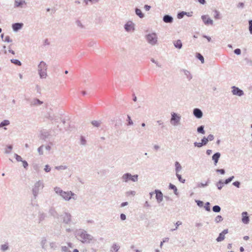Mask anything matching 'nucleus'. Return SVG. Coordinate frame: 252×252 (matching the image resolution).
<instances>
[{
    "label": "nucleus",
    "mask_w": 252,
    "mask_h": 252,
    "mask_svg": "<svg viewBox=\"0 0 252 252\" xmlns=\"http://www.w3.org/2000/svg\"><path fill=\"white\" fill-rule=\"evenodd\" d=\"M224 184V182L222 180H220L218 182L216 183V186L219 190H221Z\"/></svg>",
    "instance_id": "a878e982"
},
{
    "label": "nucleus",
    "mask_w": 252,
    "mask_h": 252,
    "mask_svg": "<svg viewBox=\"0 0 252 252\" xmlns=\"http://www.w3.org/2000/svg\"><path fill=\"white\" fill-rule=\"evenodd\" d=\"M47 217V214L43 211H39L37 216V223L40 224L42 221L45 220Z\"/></svg>",
    "instance_id": "9b49d317"
},
{
    "label": "nucleus",
    "mask_w": 252,
    "mask_h": 252,
    "mask_svg": "<svg viewBox=\"0 0 252 252\" xmlns=\"http://www.w3.org/2000/svg\"><path fill=\"white\" fill-rule=\"evenodd\" d=\"M220 157V154L219 152H217L213 155L212 160L214 161V163L215 165H217Z\"/></svg>",
    "instance_id": "aec40b11"
},
{
    "label": "nucleus",
    "mask_w": 252,
    "mask_h": 252,
    "mask_svg": "<svg viewBox=\"0 0 252 252\" xmlns=\"http://www.w3.org/2000/svg\"><path fill=\"white\" fill-rule=\"evenodd\" d=\"M26 4V2L24 0H15V7H22L23 5Z\"/></svg>",
    "instance_id": "412c9836"
},
{
    "label": "nucleus",
    "mask_w": 252,
    "mask_h": 252,
    "mask_svg": "<svg viewBox=\"0 0 252 252\" xmlns=\"http://www.w3.org/2000/svg\"><path fill=\"white\" fill-rule=\"evenodd\" d=\"M50 247L51 249L53 250H55L57 247L56 243L54 242H52L50 243Z\"/></svg>",
    "instance_id": "603ef678"
},
{
    "label": "nucleus",
    "mask_w": 252,
    "mask_h": 252,
    "mask_svg": "<svg viewBox=\"0 0 252 252\" xmlns=\"http://www.w3.org/2000/svg\"><path fill=\"white\" fill-rule=\"evenodd\" d=\"M14 156L15 157V158L17 160V161H22H22H23L22 160V158H21V156L18 155L16 154H15Z\"/></svg>",
    "instance_id": "680f3d73"
},
{
    "label": "nucleus",
    "mask_w": 252,
    "mask_h": 252,
    "mask_svg": "<svg viewBox=\"0 0 252 252\" xmlns=\"http://www.w3.org/2000/svg\"><path fill=\"white\" fill-rule=\"evenodd\" d=\"M173 44L176 48H178L179 49H181L182 47V46H183L181 40H180V39H178L176 41H174Z\"/></svg>",
    "instance_id": "b1692460"
},
{
    "label": "nucleus",
    "mask_w": 252,
    "mask_h": 252,
    "mask_svg": "<svg viewBox=\"0 0 252 252\" xmlns=\"http://www.w3.org/2000/svg\"><path fill=\"white\" fill-rule=\"evenodd\" d=\"M232 93L233 95H238L239 96H241L244 94V92L243 90L240 89L239 88L236 87L235 86H233L232 87Z\"/></svg>",
    "instance_id": "f8f14e48"
},
{
    "label": "nucleus",
    "mask_w": 252,
    "mask_h": 252,
    "mask_svg": "<svg viewBox=\"0 0 252 252\" xmlns=\"http://www.w3.org/2000/svg\"><path fill=\"white\" fill-rule=\"evenodd\" d=\"M138 179V175L137 174H135L134 175H132L129 173H126L124 174L122 177V180L124 182H128V181H132L133 182H137Z\"/></svg>",
    "instance_id": "423d86ee"
},
{
    "label": "nucleus",
    "mask_w": 252,
    "mask_h": 252,
    "mask_svg": "<svg viewBox=\"0 0 252 252\" xmlns=\"http://www.w3.org/2000/svg\"><path fill=\"white\" fill-rule=\"evenodd\" d=\"M49 214L55 218H59V214L54 207L50 208L49 210Z\"/></svg>",
    "instance_id": "4be33fe9"
},
{
    "label": "nucleus",
    "mask_w": 252,
    "mask_h": 252,
    "mask_svg": "<svg viewBox=\"0 0 252 252\" xmlns=\"http://www.w3.org/2000/svg\"><path fill=\"white\" fill-rule=\"evenodd\" d=\"M242 221L245 224H248L250 221L249 217L247 212H243L242 213Z\"/></svg>",
    "instance_id": "a211bd4d"
},
{
    "label": "nucleus",
    "mask_w": 252,
    "mask_h": 252,
    "mask_svg": "<svg viewBox=\"0 0 252 252\" xmlns=\"http://www.w3.org/2000/svg\"><path fill=\"white\" fill-rule=\"evenodd\" d=\"M240 182L239 181H235L232 183V185L236 187L239 188L240 187Z\"/></svg>",
    "instance_id": "0e129e2a"
},
{
    "label": "nucleus",
    "mask_w": 252,
    "mask_h": 252,
    "mask_svg": "<svg viewBox=\"0 0 252 252\" xmlns=\"http://www.w3.org/2000/svg\"><path fill=\"white\" fill-rule=\"evenodd\" d=\"M8 246L7 244H3L1 246V250L3 251H5L8 249Z\"/></svg>",
    "instance_id": "bf43d9fd"
},
{
    "label": "nucleus",
    "mask_w": 252,
    "mask_h": 252,
    "mask_svg": "<svg viewBox=\"0 0 252 252\" xmlns=\"http://www.w3.org/2000/svg\"><path fill=\"white\" fill-rule=\"evenodd\" d=\"M43 147H44V146L41 145L37 149L38 152L40 155H42L43 154Z\"/></svg>",
    "instance_id": "6e6d98bb"
},
{
    "label": "nucleus",
    "mask_w": 252,
    "mask_h": 252,
    "mask_svg": "<svg viewBox=\"0 0 252 252\" xmlns=\"http://www.w3.org/2000/svg\"><path fill=\"white\" fill-rule=\"evenodd\" d=\"M210 183V180L208 179L205 183H199L197 185V188H204L208 185Z\"/></svg>",
    "instance_id": "7c9ffc66"
},
{
    "label": "nucleus",
    "mask_w": 252,
    "mask_h": 252,
    "mask_svg": "<svg viewBox=\"0 0 252 252\" xmlns=\"http://www.w3.org/2000/svg\"><path fill=\"white\" fill-rule=\"evenodd\" d=\"M45 117L50 121L56 120L57 119V116L50 113H48Z\"/></svg>",
    "instance_id": "393cba45"
},
{
    "label": "nucleus",
    "mask_w": 252,
    "mask_h": 252,
    "mask_svg": "<svg viewBox=\"0 0 252 252\" xmlns=\"http://www.w3.org/2000/svg\"><path fill=\"white\" fill-rule=\"evenodd\" d=\"M201 19L206 25H212L213 24V21L209 18L208 15H202Z\"/></svg>",
    "instance_id": "2eb2a0df"
},
{
    "label": "nucleus",
    "mask_w": 252,
    "mask_h": 252,
    "mask_svg": "<svg viewBox=\"0 0 252 252\" xmlns=\"http://www.w3.org/2000/svg\"><path fill=\"white\" fill-rule=\"evenodd\" d=\"M181 116L180 114L174 112L171 113V118L170 119V123L174 126H177L180 125V121Z\"/></svg>",
    "instance_id": "6e6552de"
},
{
    "label": "nucleus",
    "mask_w": 252,
    "mask_h": 252,
    "mask_svg": "<svg viewBox=\"0 0 252 252\" xmlns=\"http://www.w3.org/2000/svg\"><path fill=\"white\" fill-rule=\"evenodd\" d=\"M212 210L215 213H219L221 210V208L220 206L215 205L213 207Z\"/></svg>",
    "instance_id": "4c0bfd02"
},
{
    "label": "nucleus",
    "mask_w": 252,
    "mask_h": 252,
    "mask_svg": "<svg viewBox=\"0 0 252 252\" xmlns=\"http://www.w3.org/2000/svg\"><path fill=\"white\" fill-rule=\"evenodd\" d=\"M176 176H177L178 180L180 182H181L182 183H184L185 182V180L182 179V176L180 174H179L178 173H176Z\"/></svg>",
    "instance_id": "864d4df0"
},
{
    "label": "nucleus",
    "mask_w": 252,
    "mask_h": 252,
    "mask_svg": "<svg viewBox=\"0 0 252 252\" xmlns=\"http://www.w3.org/2000/svg\"><path fill=\"white\" fill-rule=\"evenodd\" d=\"M12 148H13V146L11 145L7 146L6 148L5 149V154L10 153L11 151L12 150Z\"/></svg>",
    "instance_id": "49530a36"
},
{
    "label": "nucleus",
    "mask_w": 252,
    "mask_h": 252,
    "mask_svg": "<svg viewBox=\"0 0 252 252\" xmlns=\"http://www.w3.org/2000/svg\"><path fill=\"white\" fill-rule=\"evenodd\" d=\"M72 216L71 214L68 212H64L62 216L63 222L65 224H69L71 221Z\"/></svg>",
    "instance_id": "1a4fd4ad"
},
{
    "label": "nucleus",
    "mask_w": 252,
    "mask_h": 252,
    "mask_svg": "<svg viewBox=\"0 0 252 252\" xmlns=\"http://www.w3.org/2000/svg\"><path fill=\"white\" fill-rule=\"evenodd\" d=\"M43 103V102L37 98H34L31 102L32 105H40Z\"/></svg>",
    "instance_id": "c85d7f7f"
},
{
    "label": "nucleus",
    "mask_w": 252,
    "mask_h": 252,
    "mask_svg": "<svg viewBox=\"0 0 252 252\" xmlns=\"http://www.w3.org/2000/svg\"><path fill=\"white\" fill-rule=\"evenodd\" d=\"M9 124H10L9 121L7 120H5L0 123V127L8 126Z\"/></svg>",
    "instance_id": "72a5a7b5"
},
{
    "label": "nucleus",
    "mask_w": 252,
    "mask_h": 252,
    "mask_svg": "<svg viewBox=\"0 0 252 252\" xmlns=\"http://www.w3.org/2000/svg\"><path fill=\"white\" fill-rule=\"evenodd\" d=\"M194 146L195 147H197L198 148H200L201 147L203 146L202 144H201V143L200 142H195L194 143Z\"/></svg>",
    "instance_id": "774afa93"
},
{
    "label": "nucleus",
    "mask_w": 252,
    "mask_h": 252,
    "mask_svg": "<svg viewBox=\"0 0 252 252\" xmlns=\"http://www.w3.org/2000/svg\"><path fill=\"white\" fill-rule=\"evenodd\" d=\"M186 15H187V12L184 11L180 12L177 14V18L178 19H182Z\"/></svg>",
    "instance_id": "a19ab883"
},
{
    "label": "nucleus",
    "mask_w": 252,
    "mask_h": 252,
    "mask_svg": "<svg viewBox=\"0 0 252 252\" xmlns=\"http://www.w3.org/2000/svg\"><path fill=\"white\" fill-rule=\"evenodd\" d=\"M249 30L251 34H252V20L249 21Z\"/></svg>",
    "instance_id": "4d7b16f0"
},
{
    "label": "nucleus",
    "mask_w": 252,
    "mask_h": 252,
    "mask_svg": "<svg viewBox=\"0 0 252 252\" xmlns=\"http://www.w3.org/2000/svg\"><path fill=\"white\" fill-rule=\"evenodd\" d=\"M25 212L27 219L30 220L34 219L36 215L35 208L32 203L26 208Z\"/></svg>",
    "instance_id": "f03ea898"
},
{
    "label": "nucleus",
    "mask_w": 252,
    "mask_h": 252,
    "mask_svg": "<svg viewBox=\"0 0 252 252\" xmlns=\"http://www.w3.org/2000/svg\"><path fill=\"white\" fill-rule=\"evenodd\" d=\"M216 172L221 175H224L225 173V171L224 169H217L216 170Z\"/></svg>",
    "instance_id": "13d9d810"
},
{
    "label": "nucleus",
    "mask_w": 252,
    "mask_h": 252,
    "mask_svg": "<svg viewBox=\"0 0 252 252\" xmlns=\"http://www.w3.org/2000/svg\"><path fill=\"white\" fill-rule=\"evenodd\" d=\"M62 251L64 252H71L66 246H62L61 248Z\"/></svg>",
    "instance_id": "052dcab7"
},
{
    "label": "nucleus",
    "mask_w": 252,
    "mask_h": 252,
    "mask_svg": "<svg viewBox=\"0 0 252 252\" xmlns=\"http://www.w3.org/2000/svg\"><path fill=\"white\" fill-rule=\"evenodd\" d=\"M43 187L44 184L42 181L39 180L34 184L32 187V192L35 199L39 193L40 189H43Z\"/></svg>",
    "instance_id": "39448f33"
},
{
    "label": "nucleus",
    "mask_w": 252,
    "mask_h": 252,
    "mask_svg": "<svg viewBox=\"0 0 252 252\" xmlns=\"http://www.w3.org/2000/svg\"><path fill=\"white\" fill-rule=\"evenodd\" d=\"M208 142L209 141H208V140L207 139V137L204 136L201 139V144H202V145L203 146L206 145Z\"/></svg>",
    "instance_id": "8fccbe9b"
},
{
    "label": "nucleus",
    "mask_w": 252,
    "mask_h": 252,
    "mask_svg": "<svg viewBox=\"0 0 252 252\" xmlns=\"http://www.w3.org/2000/svg\"><path fill=\"white\" fill-rule=\"evenodd\" d=\"M183 71L184 72V74L186 76L187 78L189 80H190L192 79V75L188 70L183 69Z\"/></svg>",
    "instance_id": "473e14b6"
},
{
    "label": "nucleus",
    "mask_w": 252,
    "mask_h": 252,
    "mask_svg": "<svg viewBox=\"0 0 252 252\" xmlns=\"http://www.w3.org/2000/svg\"><path fill=\"white\" fill-rule=\"evenodd\" d=\"M50 135V133L48 131L42 130L41 131L40 136V138L41 139H42L44 141L49 137Z\"/></svg>",
    "instance_id": "5701e85b"
},
{
    "label": "nucleus",
    "mask_w": 252,
    "mask_h": 252,
    "mask_svg": "<svg viewBox=\"0 0 252 252\" xmlns=\"http://www.w3.org/2000/svg\"><path fill=\"white\" fill-rule=\"evenodd\" d=\"M124 28L127 32L134 31V24L132 21H128L124 26Z\"/></svg>",
    "instance_id": "9d476101"
},
{
    "label": "nucleus",
    "mask_w": 252,
    "mask_h": 252,
    "mask_svg": "<svg viewBox=\"0 0 252 252\" xmlns=\"http://www.w3.org/2000/svg\"><path fill=\"white\" fill-rule=\"evenodd\" d=\"M234 178V176H232L229 177L228 178L225 179L224 181H223L224 184H225V185L228 184L233 180Z\"/></svg>",
    "instance_id": "c03bdc74"
},
{
    "label": "nucleus",
    "mask_w": 252,
    "mask_h": 252,
    "mask_svg": "<svg viewBox=\"0 0 252 252\" xmlns=\"http://www.w3.org/2000/svg\"><path fill=\"white\" fill-rule=\"evenodd\" d=\"M204 128V126H200L197 127V131L199 133L205 134V131Z\"/></svg>",
    "instance_id": "f704fd0d"
},
{
    "label": "nucleus",
    "mask_w": 252,
    "mask_h": 252,
    "mask_svg": "<svg viewBox=\"0 0 252 252\" xmlns=\"http://www.w3.org/2000/svg\"><path fill=\"white\" fill-rule=\"evenodd\" d=\"M76 237L83 243L89 244L94 239L91 235L87 233V231L83 229H79L76 232Z\"/></svg>",
    "instance_id": "f257e3e1"
},
{
    "label": "nucleus",
    "mask_w": 252,
    "mask_h": 252,
    "mask_svg": "<svg viewBox=\"0 0 252 252\" xmlns=\"http://www.w3.org/2000/svg\"><path fill=\"white\" fill-rule=\"evenodd\" d=\"M145 39L147 42L152 46H154L158 43V38L156 32H152L146 34Z\"/></svg>",
    "instance_id": "20e7f679"
},
{
    "label": "nucleus",
    "mask_w": 252,
    "mask_h": 252,
    "mask_svg": "<svg viewBox=\"0 0 252 252\" xmlns=\"http://www.w3.org/2000/svg\"><path fill=\"white\" fill-rule=\"evenodd\" d=\"M234 53L237 55H240L241 53V50L239 48H237L234 50Z\"/></svg>",
    "instance_id": "69168bd1"
},
{
    "label": "nucleus",
    "mask_w": 252,
    "mask_h": 252,
    "mask_svg": "<svg viewBox=\"0 0 252 252\" xmlns=\"http://www.w3.org/2000/svg\"><path fill=\"white\" fill-rule=\"evenodd\" d=\"M61 196L65 201H69L71 199L74 200H77V195L71 191H63Z\"/></svg>",
    "instance_id": "0eeeda50"
},
{
    "label": "nucleus",
    "mask_w": 252,
    "mask_h": 252,
    "mask_svg": "<svg viewBox=\"0 0 252 252\" xmlns=\"http://www.w3.org/2000/svg\"><path fill=\"white\" fill-rule=\"evenodd\" d=\"M195 202H196L197 203V205L200 207H202L203 206V202L202 201H201V200H195Z\"/></svg>",
    "instance_id": "e2e57ef3"
},
{
    "label": "nucleus",
    "mask_w": 252,
    "mask_h": 252,
    "mask_svg": "<svg viewBox=\"0 0 252 252\" xmlns=\"http://www.w3.org/2000/svg\"><path fill=\"white\" fill-rule=\"evenodd\" d=\"M162 20L165 23L171 24L173 22V17L171 15L168 14L164 15Z\"/></svg>",
    "instance_id": "6ab92c4d"
},
{
    "label": "nucleus",
    "mask_w": 252,
    "mask_h": 252,
    "mask_svg": "<svg viewBox=\"0 0 252 252\" xmlns=\"http://www.w3.org/2000/svg\"><path fill=\"white\" fill-rule=\"evenodd\" d=\"M126 121L127 122V126H132L133 125V121H132L129 115H127V119L126 120Z\"/></svg>",
    "instance_id": "3c124183"
},
{
    "label": "nucleus",
    "mask_w": 252,
    "mask_h": 252,
    "mask_svg": "<svg viewBox=\"0 0 252 252\" xmlns=\"http://www.w3.org/2000/svg\"><path fill=\"white\" fill-rule=\"evenodd\" d=\"M196 57L198 60H199L202 63H204V59L203 56L201 54H200L199 53H196Z\"/></svg>",
    "instance_id": "37998d69"
},
{
    "label": "nucleus",
    "mask_w": 252,
    "mask_h": 252,
    "mask_svg": "<svg viewBox=\"0 0 252 252\" xmlns=\"http://www.w3.org/2000/svg\"><path fill=\"white\" fill-rule=\"evenodd\" d=\"M169 188L174 190V193L175 194L177 195L178 194L177 188L175 185L172 184L171 183H170L169 185Z\"/></svg>",
    "instance_id": "2f4dec72"
},
{
    "label": "nucleus",
    "mask_w": 252,
    "mask_h": 252,
    "mask_svg": "<svg viewBox=\"0 0 252 252\" xmlns=\"http://www.w3.org/2000/svg\"><path fill=\"white\" fill-rule=\"evenodd\" d=\"M176 174L178 173L182 169V166L178 161H176L175 163Z\"/></svg>",
    "instance_id": "c756f323"
},
{
    "label": "nucleus",
    "mask_w": 252,
    "mask_h": 252,
    "mask_svg": "<svg viewBox=\"0 0 252 252\" xmlns=\"http://www.w3.org/2000/svg\"><path fill=\"white\" fill-rule=\"evenodd\" d=\"M135 14L140 18H143L144 17V14L142 13L140 9L136 8L135 9Z\"/></svg>",
    "instance_id": "bb28decb"
},
{
    "label": "nucleus",
    "mask_w": 252,
    "mask_h": 252,
    "mask_svg": "<svg viewBox=\"0 0 252 252\" xmlns=\"http://www.w3.org/2000/svg\"><path fill=\"white\" fill-rule=\"evenodd\" d=\"M214 13H215L214 18L216 19H220V12L219 11H218L217 10H214Z\"/></svg>",
    "instance_id": "de8ad7c7"
},
{
    "label": "nucleus",
    "mask_w": 252,
    "mask_h": 252,
    "mask_svg": "<svg viewBox=\"0 0 252 252\" xmlns=\"http://www.w3.org/2000/svg\"><path fill=\"white\" fill-rule=\"evenodd\" d=\"M80 144L83 146H85L87 144V141L83 136L80 137Z\"/></svg>",
    "instance_id": "a18cd8bd"
},
{
    "label": "nucleus",
    "mask_w": 252,
    "mask_h": 252,
    "mask_svg": "<svg viewBox=\"0 0 252 252\" xmlns=\"http://www.w3.org/2000/svg\"><path fill=\"white\" fill-rule=\"evenodd\" d=\"M47 64L43 61L40 62L38 65V71L41 78H45L47 76Z\"/></svg>",
    "instance_id": "7ed1b4c3"
},
{
    "label": "nucleus",
    "mask_w": 252,
    "mask_h": 252,
    "mask_svg": "<svg viewBox=\"0 0 252 252\" xmlns=\"http://www.w3.org/2000/svg\"><path fill=\"white\" fill-rule=\"evenodd\" d=\"M67 168V166L66 165H60L55 167V169L58 170H65Z\"/></svg>",
    "instance_id": "09e8293b"
},
{
    "label": "nucleus",
    "mask_w": 252,
    "mask_h": 252,
    "mask_svg": "<svg viewBox=\"0 0 252 252\" xmlns=\"http://www.w3.org/2000/svg\"><path fill=\"white\" fill-rule=\"evenodd\" d=\"M210 205V204L209 202H207L205 203L204 208L207 211L210 212L211 211Z\"/></svg>",
    "instance_id": "5fc2aeb1"
},
{
    "label": "nucleus",
    "mask_w": 252,
    "mask_h": 252,
    "mask_svg": "<svg viewBox=\"0 0 252 252\" xmlns=\"http://www.w3.org/2000/svg\"><path fill=\"white\" fill-rule=\"evenodd\" d=\"M223 220V218L220 215H218L215 218V221L216 223H219L221 221H222Z\"/></svg>",
    "instance_id": "79ce46f5"
},
{
    "label": "nucleus",
    "mask_w": 252,
    "mask_h": 252,
    "mask_svg": "<svg viewBox=\"0 0 252 252\" xmlns=\"http://www.w3.org/2000/svg\"><path fill=\"white\" fill-rule=\"evenodd\" d=\"M47 243V239L45 237H42L40 241V245L42 249L46 250L45 245Z\"/></svg>",
    "instance_id": "cd10ccee"
},
{
    "label": "nucleus",
    "mask_w": 252,
    "mask_h": 252,
    "mask_svg": "<svg viewBox=\"0 0 252 252\" xmlns=\"http://www.w3.org/2000/svg\"><path fill=\"white\" fill-rule=\"evenodd\" d=\"M193 114L197 119H200L203 116L202 111L199 108H194L193 110Z\"/></svg>",
    "instance_id": "dca6fc26"
},
{
    "label": "nucleus",
    "mask_w": 252,
    "mask_h": 252,
    "mask_svg": "<svg viewBox=\"0 0 252 252\" xmlns=\"http://www.w3.org/2000/svg\"><path fill=\"white\" fill-rule=\"evenodd\" d=\"M24 26L23 23H14L12 25V28L13 31L17 32L19 30H21Z\"/></svg>",
    "instance_id": "f3484780"
},
{
    "label": "nucleus",
    "mask_w": 252,
    "mask_h": 252,
    "mask_svg": "<svg viewBox=\"0 0 252 252\" xmlns=\"http://www.w3.org/2000/svg\"><path fill=\"white\" fill-rule=\"evenodd\" d=\"M228 229H224L221 233L219 234V236L216 239V241L218 242L223 241L225 239V234L228 233Z\"/></svg>",
    "instance_id": "ddd939ff"
},
{
    "label": "nucleus",
    "mask_w": 252,
    "mask_h": 252,
    "mask_svg": "<svg viewBox=\"0 0 252 252\" xmlns=\"http://www.w3.org/2000/svg\"><path fill=\"white\" fill-rule=\"evenodd\" d=\"M112 249H113V250H111V251H114V252H117L120 249V246H119L117 244L115 243L113 244Z\"/></svg>",
    "instance_id": "e433bc0d"
},
{
    "label": "nucleus",
    "mask_w": 252,
    "mask_h": 252,
    "mask_svg": "<svg viewBox=\"0 0 252 252\" xmlns=\"http://www.w3.org/2000/svg\"><path fill=\"white\" fill-rule=\"evenodd\" d=\"M44 170L46 172H49L51 170V168L49 165H46Z\"/></svg>",
    "instance_id": "338daca9"
},
{
    "label": "nucleus",
    "mask_w": 252,
    "mask_h": 252,
    "mask_svg": "<svg viewBox=\"0 0 252 252\" xmlns=\"http://www.w3.org/2000/svg\"><path fill=\"white\" fill-rule=\"evenodd\" d=\"M11 62L17 65H18V66H21L22 65V63L21 62L18 60H16V59H11L10 60Z\"/></svg>",
    "instance_id": "58836bf2"
},
{
    "label": "nucleus",
    "mask_w": 252,
    "mask_h": 252,
    "mask_svg": "<svg viewBox=\"0 0 252 252\" xmlns=\"http://www.w3.org/2000/svg\"><path fill=\"white\" fill-rule=\"evenodd\" d=\"M92 124L95 127H99L101 122L100 121H92L91 122Z\"/></svg>",
    "instance_id": "ea45409f"
},
{
    "label": "nucleus",
    "mask_w": 252,
    "mask_h": 252,
    "mask_svg": "<svg viewBox=\"0 0 252 252\" xmlns=\"http://www.w3.org/2000/svg\"><path fill=\"white\" fill-rule=\"evenodd\" d=\"M54 191L57 194L60 195V196L63 191L60 188L58 187H56L54 188Z\"/></svg>",
    "instance_id": "c9c22d12"
},
{
    "label": "nucleus",
    "mask_w": 252,
    "mask_h": 252,
    "mask_svg": "<svg viewBox=\"0 0 252 252\" xmlns=\"http://www.w3.org/2000/svg\"><path fill=\"white\" fill-rule=\"evenodd\" d=\"M155 193L156 194V198L158 203H160L163 200V194L160 190L156 189Z\"/></svg>",
    "instance_id": "4468645a"
}]
</instances>
